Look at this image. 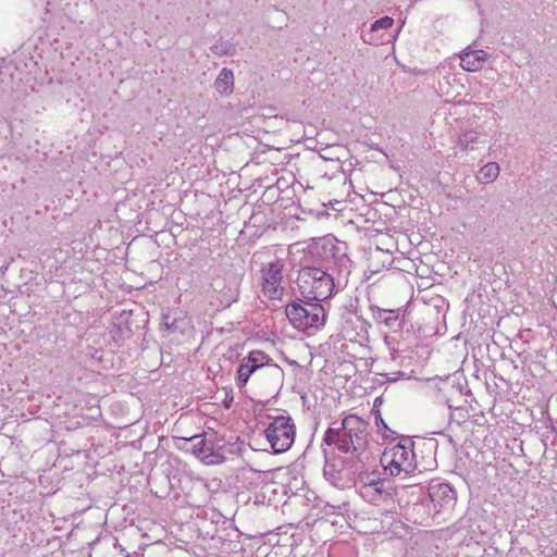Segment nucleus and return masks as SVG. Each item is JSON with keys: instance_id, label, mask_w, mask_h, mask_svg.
<instances>
[{"instance_id": "obj_10", "label": "nucleus", "mask_w": 557, "mask_h": 557, "mask_svg": "<svg viewBox=\"0 0 557 557\" xmlns=\"http://www.w3.org/2000/svg\"><path fill=\"white\" fill-rule=\"evenodd\" d=\"M487 58L484 50H471L467 48L460 54V66L468 72H475L483 67Z\"/></svg>"}, {"instance_id": "obj_16", "label": "nucleus", "mask_w": 557, "mask_h": 557, "mask_svg": "<svg viewBox=\"0 0 557 557\" xmlns=\"http://www.w3.org/2000/svg\"><path fill=\"white\" fill-rule=\"evenodd\" d=\"M499 172L500 168L497 162H488L478 171L475 180L479 184H490L498 177Z\"/></svg>"}, {"instance_id": "obj_17", "label": "nucleus", "mask_w": 557, "mask_h": 557, "mask_svg": "<svg viewBox=\"0 0 557 557\" xmlns=\"http://www.w3.org/2000/svg\"><path fill=\"white\" fill-rule=\"evenodd\" d=\"M257 371L255 366H252L246 358L243 359L242 363L237 370V379L239 387H243L247 384L249 377Z\"/></svg>"}, {"instance_id": "obj_21", "label": "nucleus", "mask_w": 557, "mask_h": 557, "mask_svg": "<svg viewBox=\"0 0 557 557\" xmlns=\"http://www.w3.org/2000/svg\"><path fill=\"white\" fill-rule=\"evenodd\" d=\"M379 422H381V423L385 424V423H384V421H383V419H382V417H381L380 414H377V416L375 417V423H376L377 425H379ZM384 426L386 428V425H384Z\"/></svg>"}, {"instance_id": "obj_2", "label": "nucleus", "mask_w": 557, "mask_h": 557, "mask_svg": "<svg viewBox=\"0 0 557 557\" xmlns=\"http://www.w3.org/2000/svg\"><path fill=\"white\" fill-rule=\"evenodd\" d=\"M297 285L304 298L320 302L331 297L335 287L331 274L313 267L299 271Z\"/></svg>"}, {"instance_id": "obj_15", "label": "nucleus", "mask_w": 557, "mask_h": 557, "mask_svg": "<svg viewBox=\"0 0 557 557\" xmlns=\"http://www.w3.org/2000/svg\"><path fill=\"white\" fill-rule=\"evenodd\" d=\"M214 88L222 95H228L234 89V74L230 69L224 67L214 82Z\"/></svg>"}, {"instance_id": "obj_1", "label": "nucleus", "mask_w": 557, "mask_h": 557, "mask_svg": "<svg viewBox=\"0 0 557 557\" xmlns=\"http://www.w3.org/2000/svg\"><path fill=\"white\" fill-rule=\"evenodd\" d=\"M368 422L356 414L345 416L342 426L330 428L324 434L323 442L349 455L352 459L363 462L368 448Z\"/></svg>"}, {"instance_id": "obj_4", "label": "nucleus", "mask_w": 557, "mask_h": 557, "mask_svg": "<svg viewBox=\"0 0 557 557\" xmlns=\"http://www.w3.org/2000/svg\"><path fill=\"white\" fill-rule=\"evenodd\" d=\"M413 442L406 440L392 447L385 448L381 456V465L386 473L392 476L401 472L410 473L416 469Z\"/></svg>"}, {"instance_id": "obj_12", "label": "nucleus", "mask_w": 557, "mask_h": 557, "mask_svg": "<svg viewBox=\"0 0 557 557\" xmlns=\"http://www.w3.org/2000/svg\"><path fill=\"white\" fill-rule=\"evenodd\" d=\"M394 20L389 16H384L380 20H376L371 24L370 30L367 34H362L361 38L364 44L377 46L382 44V38L376 36V33L380 29H388L393 26Z\"/></svg>"}, {"instance_id": "obj_9", "label": "nucleus", "mask_w": 557, "mask_h": 557, "mask_svg": "<svg viewBox=\"0 0 557 557\" xmlns=\"http://www.w3.org/2000/svg\"><path fill=\"white\" fill-rule=\"evenodd\" d=\"M178 440L184 443L189 441L194 442L191 449L193 454L206 463H215L222 458L221 455L214 453L213 446L207 443L202 434L193 435L190 437H181Z\"/></svg>"}, {"instance_id": "obj_11", "label": "nucleus", "mask_w": 557, "mask_h": 557, "mask_svg": "<svg viewBox=\"0 0 557 557\" xmlns=\"http://www.w3.org/2000/svg\"><path fill=\"white\" fill-rule=\"evenodd\" d=\"M360 495L368 502L374 503L386 496L385 481L380 479L366 480L360 485Z\"/></svg>"}, {"instance_id": "obj_8", "label": "nucleus", "mask_w": 557, "mask_h": 557, "mask_svg": "<svg viewBox=\"0 0 557 557\" xmlns=\"http://www.w3.org/2000/svg\"><path fill=\"white\" fill-rule=\"evenodd\" d=\"M429 496L437 512L453 508L457 499L454 488L443 482L431 483L429 486Z\"/></svg>"}, {"instance_id": "obj_3", "label": "nucleus", "mask_w": 557, "mask_h": 557, "mask_svg": "<svg viewBox=\"0 0 557 557\" xmlns=\"http://www.w3.org/2000/svg\"><path fill=\"white\" fill-rule=\"evenodd\" d=\"M285 313L289 322L298 330L319 329L325 323V310L320 301L292 302Z\"/></svg>"}, {"instance_id": "obj_14", "label": "nucleus", "mask_w": 557, "mask_h": 557, "mask_svg": "<svg viewBox=\"0 0 557 557\" xmlns=\"http://www.w3.org/2000/svg\"><path fill=\"white\" fill-rule=\"evenodd\" d=\"M342 471H343V462L341 459L334 458L332 460L325 461V465L323 468L324 478L334 486H337L342 483V481H343Z\"/></svg>"}, {"instance_id": "obj_19", "label": "nucleus", "mask_w": 557, "mask_h": 557, "mask_svg": "<svg viewBox=\"0 0 557 557\" xmlns=\"http://www.w3.org/2000/svg\"><path fill=\"white\" fill-rule=\"evenodd\" d=\"M248 360L258 370L271 361V358L261 350H253L247 357Z\"/></svg>"}, {"instance_id": "obj_5", "label": "nucleus", "mask_w": 557, "mask_h": 557, "mask_svg": "<svg viewBox=\"0 0 557 557\" xmlns=\"http://www.w3.org/2000/svg\"><path fill=\"white\" fill-rule=\"evenodd\" d=\"M265 437L275 454L290 448L295 440V424L289 417L280 416L273 419L264 431Z\"/></svg>"}, {"instance_id": "obj_18", "label": "nucleus", "mask_w": 557, "mask_h": 557, "mask_svg": "<svg viewBox=\"0 0 557 557\" xmlns=\"http://www.w3.org/2000/svg\"><path fill=\"white\" fill-rule=\"evenodd\" d=\"M211 51L216 57L233 55L235 53V45L230 40L219 39L212 45Z\"/></svg>"}, {"instance_id": "obj_13", "label": "nucleus", "mask_w": 557, "mask_h": 557, "mask_svg": "<svg viewBox=\"0 0 557 557\" xmlns=\"http://www.w3.org/2000/svg\"><path fill=\"white\" fill-rule=\"evenodd\" d=\"M370 311L375 322L382 323L387 327H393L399 318L398 309H383L379 306L372 305L370 306Z\"/></svg>"}, {"instance_id": "obj_6", "label": "nucleus", "mask_w": 557, "mask_h": 557, "mask_svg": "<svg viewBox=\"0 0 557 557\" xmlns=\"http://www.w3.org/2000/svg\"><path fill=\"white\" fill-rule=\"evenodd\" d=\"M487 144V134L480 129H467L459 134L453 146L454 156L458 159H466L479 153Z\"/></svg>"}, {"instance_id": "obj_7", "label": "nucleus", "mask_w": 557, "mask_h": 557, "mask_svg": "<svg viewBox=\"0 0 557 557\" xmlns=\"http://www.w3.org/2000/svg\"><path fill=\"white\" fill-rule=\"evenodd\" d=\"M283 263L280 260L270 262L261 270L262 293L269 299H278L283 294Z\"/></svg>"}, {"instance_id": "obj_20", "label": "nucleus", "mask_w": 557, "mask_h": 557, "mask_svg": "<svg viewBox=\"0 0 557 557\" xmlns=\"http://www.w3.org/2000/svg\"><path fill=\"white\" fill-rule=\"evenodd\" d=\"M382 257H385L388 262H391V256L386 255L383 250L376 249L374 253L371 255V262L375 259H381Z\"/></svg>"}]
</instances>
